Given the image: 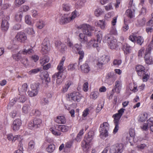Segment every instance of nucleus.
Masks as SVG:
<instances>
[{
  "label": "nucleus",
  "instance_id": "obj_51",
  "mask_svg": "<svg viewBox=\"0 0 153 153\" xmlns=\"http://www.w3.org/2000/svg\"><path fill=\"white\" fill-rule=\"evenodd\" d=\"M137 22L138 24L141 26H143L144 25L145 23L146 19L144 17H143L142 18H140L138 19Z\"/></svg>",
  "mask_w": 153,
  "mask_h": 153
},
{
  "label": "nucleus",
  "instance_id": "obj_44",
  "mask_svg": "<svg viewBox=\"0 0 153 153\" xmlns=\"http://www.w3.org/2000/svg\"><path fill=\"white\" fill-rule=\"evenodd\" d=\"M35 124L33 120H31L29 121L27 125V127L28 128L31 129H36Z\"/></svg>",
  "mask_w": 153,
  "mask_h": 153
},
{
  "label": "nucleus",
  "instance_id": "obj_60",
  "mask_svg": "<svg viewBox=\"0 0 153 153\" xmlns=\"http://www.w3.org/2000/svg\"><path fill=\"white\" fill-rule=\"evenodd\" d=\"M10 7V4L9 3L4 4H3L1 9L2 10H5L9 8Z\"/></svg>",
  "mask_w": 153,
  "mask_h": 153
},
{
  "label": "nucleus",
  "instance_id": "obj_47",
  "mask_svg": "<svg viewBox=\"0 0 153 153\" xmlns=\"http://www.w3.org/2000/svg\"><path fill=\"white\" fill-rule=\"evenodd\" d=\"M99 96V93L97 91L92 92L91 93L90 97L91 98L95 100Z\"/></svg>",
  "mask_w": 153,
  "mask_h": 153
},
{
  "label": "nucleus",
  "instance_id": "obj_21",
  "mask_svg": "<svg viewBox=\"0 0 153 153\" xmlns=\"http://www.w3.org/2000/svg\"><path fill=\"white\" fill-rule=\"evenodd\" d=\"M91 142H89L86 140L84 139L81 142V146L84 151H87L89 148Z\"/></svg>",
  "mask_w": 153,
  "mask_h": 153
},
{
  "label": "nucleus",
  "instance_id": "obj_33",
  "mask_svg": "<svg viewBox=\"0 0 153 153\" xmlns=\"http://www.w3.org/2000/svg\"><path fill=\"white\" fill-rule=\"evenodd\" d=\"M129 88L131 91L134 92H136L138 91L137 86L134 83L130 84L129 85Z\"/></svg>",
  "mask_w": 153,
  "mask_h": 153
},
{
  "label": "nucleus",
  "instance_id": "obj_18",
  "mask_svg": "<svg viewBox=\"0 0 153 153\" xmlns=\"http://www.w3.org/2000/svg\"><path fill=\"white\" fill-rule=\"evenodd\" d=\"M109 39H110L108 40V43L109 47L111 49H115L117 45L116 39L114 38H111V39L109 38Z\"/></svg>",
  "mask_w": 153,
  "mask_h": 153
},
{
  "label": "nucleus",
  "instance_id": "obj_16",
  "mask_svg": "<svg viewBox=\"0 0 153 153\" xmlns=\"http://www.w3.org/2000/svg\"><path fill=\"white\" fill-rule=\"evenodd\" d=\"M132 47L127 43H124L122 47V49L124 51L125 55L129 54L131 52Z\"/></svg>",
  "mask_w": 153,
  "mask_h": 153
},
{
  "label": "nucleus",
  "instance_id": "obj_13",
  "mask_svg": "<svg viewBox=\"0 0 153 153\" xmlns=\"http://www.w3.org/2000/svg\"><path fill=\"white\" fill-rule=\"evenodd\" d=\"M9 18V17L7 16L4 19L2 20L1 29L4 32H6L9 28V23L8 20Z\"/></svg>",
  "mask_w": 153,
  "mask_h": 153
},
{
  "label": "nucleus",
  "instance_id": "obj_32",
  "mask_svg": "<svg viewBox=\"0 0 153 153\" xmlns=\"http://www.w3.org/2000/svg\"><path fill=\"white\" fill-rule=\"evenodd\" d=\"M126 13L127 16L130 19L132 18L134 16V13L131 9L127 10L126 11Z\"/></svg>",
  "mask_w": 153,
  "mask_h": 153
},
{
  "label": "nucleus",
  "instance_id": "obj_59",
  "mask_svg": "<svg viewBox=\"0 0 153 153\" xmlns=\"http://www.w3.org/2000/svg\"><path fill=\"white\" fill-rule=\"evenodd\" d=\"M110 33L116 35L117 34V31L115 26H112L110 30Z\"/></svg>",
  "mask_w": 153,
  "mask_h": 153
},
{
  "label": "nucleus",
  "instance_id": "obj_40",
  "mask_svg": "<svg viewBox=\"0 0 153 153\" xmlns=\"http://www.w3.org/2000/svg\"><path fill=\"white\" fill-rule=\"evenodd\" d=\"M102 9L100 8H97L94 11V15L97 17L100 16L103 13Z\"/></svg>",
  "mask_w": 153,
  "mask_h": 153
},
{
  "label": "nucleus",
  "instance_id": "obj_35",
  "mask_svg": "<svg viewBox=\"0 0 153 153\" xmlns=\"http://www.w3.org/2000/svg\"><path fill=\"white\" fill-rule=\"evenodd\" d=\"M44 22L42 20H39L37 22L36 26L39 29H42L45 26Z\"/></svg>",
  "mask_w": 153,
  "mask_h": 153
},
{
  "label": "nucleus",
  "instance_id": "obj_41",
  "mask_svg": "<svg viewBox=\"0 0 153 153\" xmlns=\"http://www.w3.org/2000/svg\"><path fill=\"white\" fill-rule=\"evenodd\" d=\"M38 91L32 90V91H28L27 92L28 96L31 97L36 96L38 94Z\"/></svg>",
  "mask_w": 153,
  "mask_h": 153
},
{
  "label": "nucleus",
  "instance_id": "obj_3",
  "mask_svg": "<svg viewBox=\"0 0 153 153\" xmlns=\"http://www.w3.org/2000/svg\"><path fill=\"white\" fill-rule=\"evenodd\" d=\"M65 60V57H63L57 68V69L59 71L54 74L52 76L53 78H57L56 82V83L58 84L62 82V79H60L62 77V74L64 71L63 65Z\"/></svg>",
  "mask_w": 153,
  "mask_h": 153
},
{
  "label": "nucleus",
  "instance_id": "obj_38",
  "mask_svg": "<svg viewBox=\"0 0 153 153\" xmlns=\"http://www.w3.org/2000/svg\"><path fill=\"white\" fill-rule=\"evenodd\" d=\"M79 55V65L80 64V63L82 61V59L83 58L84 56V53L83 51H80L77 53Z\"/></svg>",
  "mask_w": 153,
  "mask_h": 153
},
{
  "label": "nucleus",
  "instance_id": "obj_24",
  "mask_svg": "<svg viewBox=\"0 0 153 153\" xmlns=\"http://www.w3.org/2000/svg\"><path fill=\"white\" fill-rule=\"evenodd\" d=\"M99 59L102 63L105 64L108 63L110 61V57L108 55H104L101 57Z\"/></svg>",
  "mask_w": 153,
  "mask_h": 153
},
{
  "label": "nucleus",
  "instance_id": "obj_57",
  "mask_svg": "<svg viewBox=\"0 0 153 153\" xmlns=\"http://www.w3.org/2000/svg\"><path fill=\"white\" fill-rule=\"evenodd\" d=\"M26 100V97L24 95H21L18 99V101L22 103H24Z\"/></svg>",
  "mask_w": 153,
  "mask_h": 153
},
{
  "label": "nucleus",
  "instance_id": "obj_11",
  "mask_svg": "<svg viewBox=\"0 0 153 153\" xmlns=\"http://www.w3.org/2000/svg\"><path fill=\"white\" fill-rule=\"evenodd\" d=\"M121 116L117 114H116L113 116V117L114 118V122L115 126V128L113 130V133L115 134L117 132L119 129L118 126L119 121Z\"/></svg>",
  "mask_w": 153,
  "mask_h": 153
},
{
  "label": "nucleus",
  "instance_id": "obj_29",
  "mask_svg": "<svg viewBox=\"0 0 153 153\" xmlns=\"http://www.w3.org/2000/svg\"><path fill=\"white\" fill-rule=\"evenodd\" d=\"M79 13L78 11L75 10L71 14V16H69L71 21L73 20L74 19L77 17L79 15Z\"/></svg>",
  "mask_w": 153,
  "mask_h": 153
},
{
  "label": "nucleus",
  "instance_id": "obj_23",
  "mask_svg": "<svg viewBox=\"0 0 153 153\" xmlns=\"http://www.w3.org/2000/svg\"><path fill=\"white\" fill-rule=\"evenodd\" d=\"M95 24L102 29H105V28L106 24L104 20H100L97 21L95 23Z\"/></svg>",
  "mask_w": 153,
  "mask_h": 153
},
{
  "label": "nucleus",
  "instance_id": "obj_52",
  "mask_svg": "<svg viewBox=\"0 0 153 153\" xmlns=\"http://www.w3.org/2000/svg\"><path fill=\"white\" fill-rule=\"evenodd\" d=\"M49 101L47 98L43 97L41 99L40 103L42 105H46L49 103Z\"/></svg>",
  "mask_w": 153,
  "mask_h": 153
},
{
  "label": "nucleus",
  "instance_id": "obj_39",
  "mask_svg": "<svg viewBox=\"0 0 153 153\" xmlns=\"http://www.w3.org/2000/svg\"><path fill=\"white\" fill-rule=\"evenodd\" d=\"M27 85L26 83H24L22 85V87L20 89H19V91H20L22 92H23L24 93H25L27 89Z\"/></svg>",
  "mask_w": 153,
  "mask_h": 153
},
{
  "label": "nucleus",
  "instance_id": "obj_1",
  "mask_svg": "<svg viewBox=\"0 0 153 153\" xmlns=\"http://www.w3.org/2000/svg\"><path fill=\"white\" fill-rule=\"evenodd\" d=\"M78 29H81L82 30L83 33H80L79 35V40L82 43H85L88 41L87 36H91V31L93 30V27L87 24H82L77 27Z\"/></svg>",
  "mask_w": 153,
  "mask_h": 153
},
{
  "label": "nucleus",
  "instance_id": "obj_42",
  "mask_svg": "<svg viewBox=\"0 0 153 153\" xmlns=\"http://www.w3.org/2000/svg\"><path fill=\"white\" fill-rule=\"evenodd\" d=\"M63 9L65 11H68L70 10L71 6L69 4L65 3L62 5Z\"/></svg>",
  "mask_w": 153,
  "mask_h": 153
},
{
  "label": "nucleus",
  "instance_id": "obj_58",
  "mask_svg": "<svg viewBox=\"0 0 153 153\" xmlns=\"http://www.w3.org/2000/svg\"><path fill=\"white\" fill-rule=\"evenodd\" d=\"M29 9V7L27 5H23L20 8L21 11L22 12H26L28 11Z\"/></svg>",
  "mask_w": 153,
  "mask_h": 153
},
{
  "label": "nucleus",
  "instance_id": "obj_31",
  "mask_svg": "<svg viewBox=\"0 0 153 153\" xmlns=\"http://www.w3.org/2000/svg\"><path fill=\"white\" fill-rule=\"evenodd\" d=\"M39 83H35L32 84L30 85V88L32 90L38 91V89L39 88Z\"/></svg>",
  "mask_w": 153,
  "mask_h": 153
},
{
  "label": "nucleus",
  "instance_id": "obj_36",
  "mask_svg": "<svg viewBox=\"0 0 153 153\" xmlns=\"http://www.w3.org/2000/svg\"><path fill=\"white\" fill-rule=\"evenodd\" d=\"M55 149V146L53 144H51L49 145L46 148L47 151L50 153L53 152Z\"/></svg>",
  "mask_w": 153,
  "mask_h": 153
},
{
  "label": "nucleus",
  "instance_id": "obj_14",
  "mask_svg": "<svg viewBox=\"0 0 153 153\" xmlns=\"http://www.w3.org/2000/svg\"><path fill=\"white\" fill-rule=\"evenodd\" d=\"M135 70L138 75L140 76L143 75L147 71L145 70V67L140 65H137L136 67Z\"/></svg>",
  "mask_w": 153,
  "mask_h": 153
},
{
  "label": "nucleus",
  "instance_id": "obj_8",
  "mask_svg": "<svg viewBox=\"0 0 153 153\" xmlns=\"http://www.w3.org/2000/svg\"><path fill=\"white\" fill-rule=\"evenodd\" d=\"M123 149V146L122 144H117L111 147L110 153H121Z\"/></svg>",
  "mask_w": 153,
  "mask_h": 153
},
{
  "label": "nucleus",
  "instance_id": "obj_28",
  "mask_svg": "<svg viewBox=\"0 0 153 153\" xmlns=\"http://www.w3.org/2000/svg\"><path fill=\"white\" fill-rule=\"evenodd\" d=\"M49 60V58L48 56L41 57L39 60L40 63L42 66H43L45 64L48 62Z\"/></svg>",
  "mask_w": 153,
  "mask_h": 153
},
{
  "label": "nucleus",
  "instance_id": "obj_49",
  "mask_svg": "<svg viewBox=\"0 0 153 153\" xmlns=\"http://www.w3.org/2000/svg\"><path fill=\"white\" fill-rule=\"evenodd\" d=\"M48 49L49 47L46 44L42 45L41 51L44 54L48 52Z\"/></svg>",
  "mask_w": 153,
  "mask_h": 153
},
{
  "label": "nucleus",
  "instance_id": "obj_26",
  "mask_svg": "<svg viewBox=\"0 0 153 153\" xmlns=\"http://www.w3.org/2000/svg\"><path fill=\"white\" fill-rule=\"evenodd\" d=\"M31 108L29 105H24L22 108V112L25 114H27L31 110Z\"/></svg>",
  "mask_w": 153,
  "mask_h": 153
},
{
  "label": "nucleus",
  "instance_id": "obj_17",
  "mask_svg": "<svg viewBox=\"0 0 153 153\" xmlns=\"http://www.w3.org/2000/svg\"><path fill=\"white\" fill-rule=\"evenodd\" d=\"M122 82L120 80H117L115 82L114 89L117 94H119L121 90L122 87Z\"/></svg>",
  "mask_w": 153,
  "mask_h": 153
},
{
  "label": "nucleus",
  "instance_id": "obj_4",
  "mask_svg": "<svg viewBox=\"0 0 153 153\" xmlns=\"http://www.w3.org/2000/svg\"><path fill=\"white\" fill-rule=\"evenodd\" d=\"M102 33L99 31L96 34L97 40L95 39H91V40L87 43V47L89 48L92 46L93 48H97L99 46V43H100L102 39Z\"/></svg>",
  "mask_w": 153,
  "mask_h": 153
},
{
  "label": "nucleus",
  "instance_id": "obj_37",
  "mask_svg": "<svg viewBox=\"0 0 153 153\" xmlns=\"http://www.w3.org/2000/svg\"><path fill=\"white\" fill-rule=\"evenodd\" d=\"M148 114L146 112H144L140 117L139 120L141 122L146 121L147 119Z\"/></svg>",
  "mask_w": 153,
  "mask_h": 153
},
{
  "label": "nucleus",
  "instance_id": "obj_27",
  "mask_svg": "<svg viewBox=\"0 0 153 153\" xmlns=\"http://www.w3.org/2000/svg\"><path fill=\"white\" fill-rule=\"evenodd\" d=\"M82 48V46L76 44L72 47L73 52L76 53H77Z\"/></svg>",
  "mask_w": 153,
  "mask_h": 153
},
{
  "label": "nucleus",
  "instance_id": "obj_25",
  "mask_svg": "<svg viewBox=\"0 0 153 153\" xmlns=\"http://www.w3.org/2000/svg\"><path fill=\"white\" fill-rule=\"evenodd\" d=\"M94 133L93 131H91L89 132L87 135L85 136L84 139L86 140L89 142H91L93 139Z\"/></svg>",
  "mask_w": 153,
  "mask_h": 153
},
{
  "label": "nucleus",
  "instance_id": "obj_48",
  "mask_svg": "<svg viewBox=\"0 0 153 153\" xmlns=\"http://www.w3.org/2000/svg\"><path fill=\"white\" fill-rule=\"evenodd\" d=\"M41 69L40 68H37L32 69L28 72L29 74H34L38 73L40 71Z\"/></svg>",
  "mask_w": 153,
  "mask_h": 153
},
{
  "label": "nucleus",
  "instance_id": "obj_12",
  "mask_svg": "<svg viewBox=\"0 0 153 153\" xmlns=\"http://www.w3.org/2000/svg\"><path fill=\"white\" fill-rule=\"evenodd\" d=\"M22 124V121L20 119H16L12 124V128L14 131H17L20 129Z\"/></svg>",
  "mask_w": 153,
  "mask_h": 153
},
{
  "label": "nucleus",
  "instance_id": "obj_61",
  "mask_svg": "<svg viewBox=\"0 0 153 153\" xmlns=\"http://www.w3.org/2000/svg\"><path fill=\"white\" fill-rule=\"evenodd\" d=\"M14 142L16 140H17L21 142L23 139L22 137L20 135H16L14 136Z\"/></svg>",
  "mask_w": 153,
  "mask_h": 153
},
{
  "label": "nucleus",
  "instance_id": "obj_55",
  "mask_svg": "<svg viewBox=\"0 0 153 153\" xmlns=\"http://www.w3.org/2000/svg\"><path fill=\"white\" fill-rule=\"evenodd\" d=\"M145 51V49L143 47L138 52V56L139 58L142 57Z\"/></svg>",
  "mask_w": 153,
  "mask_h": 153
},
{
  "label": "nucleus",
  "instance_id": "obj_64",
  "mask_svg": "<svg viewBox=\"0 0 153 153\" xmlns=\"http://www.w3.org/2000/svg\"><path fill=\"white\" fill-rule=\"evenodd\" d=\"M32 60H33L34 62H37L39 59V57L36 55H33L30 56Z\"/></svg>",
  "mask_w": 153,
  "mask_h": 153
},
{
  "label": "nucleus",
  "instance_id": "obj_34",
  "mask_svg": "<svg viewBox=\"0 0 153 153\" xmlns=\"http://www.w3.org/2000/svg\"><path fill=\"white\" fill-rule=\"evenodd\" d=\"M146 56L145 55L144 56L146 63L148 64H152L153 62L152 56H150V55H147Z\"/></svg>",
  "mask_w": 153,
  "mask_h": 153
},
{
  "label": "nucleus",
  "instance_id": "obj_62",
  "mask_svg": "<svg viewBox=\"0 0 153 153\" xmlns=\"http://www.w3.org/2000/svg\"><path fill=\"white\" fill-rule=\"evenodd\" d=\"M82 89L85 92H86L88 91V82H85L83 84Z\"/></svg>",
  "mask_w": 153,
  "mask_h": 153
},
{
  "label": "nucleus",
  "instance_id": "obj_7",
  "mask_svg": "<svg viewBox=\"0 0 153 153\" xmlns=\"http://www.w3.org/2000/svg\"><path fill=\"white\" fill-rule=\"evenodd\" d=\"M68 95V98L76 102H80L83 97V96L79 92L76 91L69 93Z\"/></svg>",
  "mask_w": 153,
  "mask_h": 153
},
{
  "label": "nucleus",
  "instance_id": "obj_30",
  "mask_svg": "<svg viewBox=\"0 0 153 153\" xmlns=\"http://www.w3.org/2000/svg\"><path fill=\"white\" fill-rule=\"evenodd\" d=\"M33 121L35 124L36 129L40 126V125L42 123V120L39 119H35Z\"/></svg>",
  "mask_w": 153,
  "mask_h": 153
},
{
  "label": "nucleus",
  "instance_id": "obj_6",
  "mask_svg": "<svg viewBox=\"0 0 153 153\" xmlns=\"http://www.w3.org/2000/svg\"><path fill=\"white\" fill-rule=\"evenodd\" d=\"M109 125L108 123L106 122H104L100 125L99 128L100 137L102 139H105L108 137V131L109 129Z\"/></svg>",
  "mask_w": 153,
  "mask_h": 153
},
{
  "label": "nucleus",
  "instance_id": "obj_45",
  "mask_svg": "<svg viewBox=\"0 0 153 153\" xmlns=\"http://www.w3.org/2000/svg\"><path fill=\"white\" fill-rule=\"evenodd\" d=\"M25 1V0H15L14 3L16 6L19 7L24 3Z\"/></svg>",
  "mask_w": 153,
  "mask_h": 153
},
{
  "label": "nucleus",
  "instance_id": "obj_53",
  "mask_svg": "<svg viewBox=\"0 0 153 153\" xmlns=\"http://www.w3.org/2000/svg\"><path fill=\"white\" fill-rule=\"evenodd\" d=\"M31 18L30 16L26 15L25 18V23L29 25H31L32 22L31 20Z\"/></svg>",
  "mask_w": 153,
  "mask_h": 153
},
{
  "label": "nucleus",
  "instance_id": "obj_5",
  "mask_svg": "<svg viewBox=\"0 0 153 153\" xmlns=\"http://www.w3.org/2000/svg\"><path fill=\"white\" fill-rule=\"evenodd\" d=\"M56 128L59 131H56L53 128H51L50 129L52 134L55 136H62V133L60 131L65 132L68 131L69 129V126L65 125H58L56 126Z\"/></svg>",
  "mask_w": 153,
  "mask_h": 153
},
{
  "label": "nucleus",
  "instance_id": "obj_50",
  "mask_svg": "<svg viewBox=\"0 0 153 153\" xmlns=\"http://www.w3.org/2000/svg\"><path fill=\"white\" fill-rule=\"evenodd\" d=\"M26 32L28 34L32 36H35V32L33 28H28L26 29Z\"/></svg>",
  "mask_w": 153,
  "mask_h": 153
},
{
  "label": "nucleus",
  "instance_id": "obj_54",
  "mask_svg": "<svg viewBox=\"0 0 153 153\" xmlns=\"http://www.w3.org/2000/svg\"><path fill=\"white\" fill-rule=\"evenodd\" d=\"M141 76L143 77L142 79L143 82H146L149 78V74L147 73V71L145 73V74Z\"/></svg>",
  "mask_w": 153,
  "mask_h": 153
},
{
  "label": "nucleus",
  "instance_id": "obj_22",
  "mask_svg": "<svg viewBox=\"0 0 153 153\" xmlns=\"http://www.w3.org/2000/svg\"><path fill=\"white\" fill-rule=\"evenodd\" d=\"M80 68L82 71L85 73H88L90 70V68L88 64L86 63L81 65Z\"/></svg>",
  "mask_w": 153,
  "mask_h": 153
},
{
  "label": "nucleus",
  "instance_id": "obj_2",
  "mask_svg": "<svg viewBox=\"0 0 153 153\" xmlns=\"http://www.w3.org/2000/svg\"><path fill=\"white\" fill-rule=\"evenodd\" d=\"M33 53L34 51L32 48L28 50L24 49L23 50L20 51L17 54L12 55V57L15 60H20L22 64L26 66L28 65V60L27 58L22 59V55L27 54H31Z\"/></svg>",
  "mask_w": 153,
  "mask_h": 153
},
{
  "label": "nucleus",
  "instance_id": "obj_9",
  "mask_svg": "<svg viewBox=\"0 0 153 153\" xmlns=\"http://www.w3.org/2000/svg\"><path fill=\"white\" fill-rule=\"evenodd\" d=\"M117 77V76L114 73H108L105 77V81L107 83L111 84L116 79Z\"/></svg>",
  "mask_w": 153,
  "mask_h": 153
},
{
  "label": "nucleus",
  "instance_id": "obj_15",
  "mask_svg": "<svg viewBox=\"0 0 153 153\" xmlns=\"http://www.w3.org/2000/svg\"><path fill=\"white\" fill-rule=\"evenodd\" d=\"M71 21L67 14H64L59 19V22L60 24H65L68 23Z\"/></svg>",
  "mask_w": 153,
  "mask_h": 153
},
{
  "label": "nucleus",
  "instance_id": "obj_43",
  "mask_svg": "<svg viewBox=\"0 0 153 153\" xmlns=\"http://www.w3.org/2000/svg\"><path fill=\"white\" fill-rule=\"evenodd\" d=\"M35 145L34 141L30 140L28 143V149L30 150L33 149L35 148Z\"/></svg>",
  "mask_w": 153,
  "mask_h": 153
},
{
  "label": "nucleus",
  "instance_id": "obj_19",
  "mask_svg": "<svg viewBox=\"0 0 153 153\" xmlns=\"http://www.w3.org/2000/svg\"><path fill=\"white\" fill-rule=\"evenodd\" d=\"M55 121L58 123L63 124H65L66 122L65 117L63 116H57Z\"/></svg>",
  "mask_w": 153,
  "mask_h": 153
},
{
  "label": "nucleus",
  "instance_id": "obj_10",
  "mask_svg": "<svg viewBox=\"0 0 153 153\" xmlns=\"http://www.w3.org/2000/svg\"><path fill=\"white\" fill-rule=\"evenodd\" d=\"M15 39L20 42L24 43L27 39V37L25 33L20 32L17 33L15 37Z\"/></svg>",
  "mask_w": 153,
  "mask_h": 153
},
{
  "label": "nucleus",
  "instance_id": "obj_63",
  "mask_svg": "<svg viewBox=\"0 0 153 153\" xmlns=\"http://www.w3.org/2000/svg\"><path fill=\"white\" fill-rule=\"evenodd\" d=\"M105 8L107 11L112 10L113 9V7L112 3H109L107 5L105 6Z\"/></svg>",
  "mask_w": 153,
  "mask_h": 153
},
{
  "label": "nucleus",
  "instance_id": "obj_20",
  "mask_svg": "<svg viewBox=\"0 0 153 153\" xmlns=\"http://www.w3.org/2000/svg\"><path fill=\"white\" fill-rule=\"evenodd\" d=\"M153 48V37L151 40L150 43L149 44L148 47L146 49V52L145 53V55L147 56V55H150L151 51ZM147 57V56H146Z\"/></svg>",
  "mask_w": 153,
  "mask_h": 153
},
{
  "label": "nucleus",
  "instance_id": "obj_46",
  "mask_svg": "<svg viewBox=\"0 0 153 153\" xmlns=\"http://www.w3.org/2000/svg\"><path fill=\"white\" fill-rule=\"evenodd\" d=\"M135 42H136L138 44L141 45L143 42V39L140 36H137Z\"/></svg>",
  "mask_w": 153,
  "mask_h": 153
},
{
  "label": "nucleus",
  "instance_id": "obj_56",
  "mask_svg": "<svg viewBox=\"0 0 153 153\" xmlns=\"http://www.w3.org/2000/svg\"><path fill=\"white\" fill-rule=\"evenodd\" d=\"M122 60L120 59H115L113 62L114 65L117 66H118L122 63Z\"/></svg>",
  "mask_w": 153,
  "mask_h": 153
}]
</instances>
